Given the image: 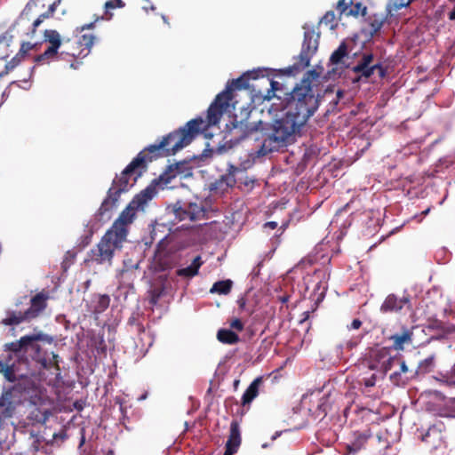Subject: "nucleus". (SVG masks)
Segmentation results:
<instances>
[{
    "label": "nucleus",
    "instance_id": "1",
    "mask_svg": "<svg viewBox=\"0 0 455 455\" xmlns=\"http://www.w3.org/2000/svg\"><path fill=\"white\" fill-rule=\"evenodd\" d=\"M246 87L243 76L228 81L226 89L220 92L207 110L206 124L202 117L188 121L186 125L169 133L158 144L147 148L154 156H171L191 143L195 137L210 126L216 125L220 121L223 114L228 111L232 99L231 92Z\"/></svg>",
    "mask_w": 455,
    "mask_h": 455
},
{
    "label": "nucleus",
    "instance_id": "2",
    "mask_svg": "<svg viewBox=\"0 0 455 455\" xmlns=\"http://www.w3.org/2000/svg\"><path fill=\"white\" fill-rule=\"evenodd\" d=\"M145 162L143 152L137 156L125 167L120 177L113 180L111 188L108 191V196L102 202L98 212L88 220L84 226V233L78 239V245L82 248L86 247L92 242L93 234L101 227V221L108 212H110L118 201L120 195L132 187L136 182L140 172L138 169Z\"/></svg>",
    "mask_w": 455,
    "mask_h": 455
},
{
    "label": "nucleus",
    "instance_id": "3",
    "mask_svg": "<svg viewBox=\"0 0 455 455\" xmlns=\"http://www.w3.org/2000/svg\"><path fill=\"white\" fill-rule=\"evenodd\" d=\"M267 124L261 121L257 123L241 124L240 129L243 131V138H247L253 134L260 133L255 136V140H261V146L258 150L259 156H266L268 153L278 151L281 148L287 145L292 140L293 136L299 132L301 128L293 123L290 118L284 116L276 120L270 127Z\"/></svg>",
    "mask_w": 455,
    "mask_h": 455
},
{
    "label": "nucleus",
    "instance_id": "4",
    "mask_svg": "<svg viewBox=\"0 0 455 455\" xmlns=\"http://www.w3.org/2000/svg\"><path fill=\"white\" fill-rule=\"evenodd\" d=\"M318 108V98L310 85H300L291 92L285 116L302 128Z\"/></svg>",
    "mask_w": 455,
    "mask_h": 455
},
{
    "label": "nucleus",
    "instance_id": "5",
    "mask_svg": "<svg viewBox=\"0 0 455 455\" xmlns=\"http://www.w3.org/2000/svg\"><path fill=\"white\" fill-rule=\"evenodd\" d=\"M156 191L155 186L148 185L145 189L137 194L129 203L125 209L120 213L119 217L115 220L110 229L127 236L128 226L132 223L136 212L142 210L144 206L156 196Z\"/></svg>",
    "mask_w": 455,
    "mask_h": 455
},
{
    "label": "nucleus",
    "instance_id": "6",
    "mask_svg": "<svg viewBox=\"0 0 455 455\" xmlns=\"http://www.w3.org/2000/svg\"><path fill=\"white\" fill-rule=\"evenodd\" d=\"M126 240L124 234L108 229L97 244V248L91 251V259L98 264H111L114 253L122 248Z\"/></svg>",
    "mask_w": 455,
    "mask_h": 455
},
{
    "label": "nucleus",
    "instance_id": "7",
    "mask_svg": "<svg viewBox=\"0 0 455 455\" xmlns=\"http://www.w3.org/2000/svg\"><path fill=\"white\" fill-rule=\"evenodd\" d=\"M304 38L300 52L294 58V62L290 67L291 71L299 72L310 64L311 59L316 53L319 46L320 33L313 26H303Z\"/></svg>",
    "mask_w": 455,
    "mask_h": 455
},
{
    "label": "nucleus",
    "instance_id": "8",
    "mask_svg": "<svg viewBox=\"0 0 455 455\" xmlns=\"http://www.w3.org/2000/svg\"><path fill=\"white\" fill-rule=\"evenodd\" d=\"M46 336L43 333L26 335L16 342H12L6 345V347L14 353H23L26 355L31 356L34 361L40 363L43 368L47 367V360L42 356L40 351L41 347L37 344L39 340H44Z\"/></svg>",
    "mask_w": 455,
    "mask_h": 455
},
{
    "label": "nucleus",
    "instance_id": "9",
    "mask_svg": "<svg viewBox=\"0 0 455 455\" xmlns=\"http://www.w3.org/2000/svg\"><path fill=\"white\" fill-rule=\"evenodd\" d=\"M48 297L38 293L31 299V306L25 312L8 311L7 316L2 320L4 325H17L22 322L36 318L45 307Z\"/></svg>",
    "mask_w": 455,
    "mask_h": 455
},
{
    "label": "nucleus",
    "instance_id": "10",
    "mask_svg": "<svg viewBox=\"0 0 455 455\" xmlns=\"http://www.w3.org/2000/svg\"><path fill=\"white\" fill-rule=\"evenodd\" d=\"M21 396V391L18 387L3 392L0 397V429L4 427V419H11L16 414L17 408L22 403Z\"/></svg>",
    "mask_w": 455,
    "mask_h": 455
},
{
    "label": "nucleus",
    "instance_id": "11",
    "mask_svg": "<svg viewBox=\"0 0 455 455\" xmlns=\"http://www.w3.org/2000/svg\"><path fill=\"white\" fill-rule=\"evenodd\" d=\"M397 361L396 356L390 355L389 347H375L369 352V367L382 373H387Z\"/></svg>",
    "mask_w": 455,
    "mask_h": 455
},
{
    "label": "nucleus",
    "instance_id": "12",
    "mask_svg": "<svg viewBox=\"0 0 455 455\" xmlns=\"http://www.w3.org/2000/svg\"><path fill=\"white\" fill-rule=\"evenodd\" d=\"M444 431L445 426L443 423H435L421 435V441L433 450L445 448Z\"/></svg>",
    "mask_w": 455,
    "mask_h": 455
},
{
    "label": "nucleus",
    "instance_id": "13",
    "mask_svg": "<svg viewBox=\"0 0 455 455\" xmlns=\"http://www.w3.org/2000/svg\"><path fill=\"white\" fill-rule=\"evenodd\" d=\"M45 41L51 45L44 52V53L36 57L35 61L41 62L46 59L54 57L61 44L60 36L58 31L53 29H46L44 31Z\"/></svg>",
    "mask_w": 455,
    "mask_h": 455
},
{
    "label": "nucleus",
    "instance_id": "14",
    "mask_svg": "<svg viewBox=\"0 0 455 455\" xmlns=\"http://www.w3.org/2000/svg\"><path fill=\"white\" fill-rule=\"evenodd\" d=\"M373 60L372 54H363L361 60L353 67V71L356 74H360L362 76L365 78L371 77L375 70H379V76H385V70L380 64H375L373 66H370Z\"/></svg>",
    "mask_w": 455,
    "mask_h": 455
},
{
    "label": "nucleus",
    "instance_id": "15",
    "mask_svg": "<svg viewBox=\"0 0 455 455\" xmlns=\"http://www.w3.org/2000/svg\"><path fill=\"white\" fill-rule=\"evenodd\" d=\"M371 437V432L369 429L363 432H355L353 441L346 445L347 452L349 454H355L365 446L367 441Z\"/></svg>",
    "mask_w": 455,
    "mask_h": 455
},
{
    "label": "nucleus",
    "instance_id": "16",
    "mask_svg": "<svg viewBox=\"0 0 455 455\" xmlns=\"http://www.w3.org/2000/svg\"><path fill=\"white\" fill-rule=\"evenodd\" d=\"M409 303L410 300L406 297L398 298L395 294H389L382 303L380 311L382 313L397 312Z\"/></svg>",
    "mask_w": 455,
    "mask_h": 455
},
{
    "label": "nucleus",
    "instance_id": "17",
    "mask_svg": "<svg viewBox=\"0 0 455 455\" xmlns=\"http://www.w3.org/2000/svg\"><path fill=\"white\" fill-rule=\"evenodd\" d=\"M412 330L403 327L400 333L391 335L389 339L393 341L392 347L395 350L400 351L404 349L405 345H411L412 343Z\"/></svg>",
    "mask_w": 455,
    "mask_h": 455
},
{
    "label": "nucleus",
    "instance_id": "18",
    "mask_svg": "<svg viewBox=\"0 0 455 455\" xmlns=\"http://www.w3.org/2000/svg\"><path fill=\"white\" fill-rule=\"evenodd\" d=\"M204 260L201 256H196L193 259L190 265L185 267H180L176 270V275L184 279H191L197 275L200 267L203 266Z\"/></svg>",
    "mask_w": 455,
    "mask_h": 455
},
{
    "label": "nucleus",
    "instance_id": "19",
    "mask_svg": "<svg viewBox=\"0 0 455 455\" xmlns=\"http://www.w3.org/2000/svg\"><path fill=\"white\" fill-rule=\"evenodd\" d=\"M41 0H29L20 16L11 26L10 31H12L16 26H19L20 23H26V26L28 25L29 21H31V16L34 14V11L37 7V4Z\"/></svg>",
    "mask_w": 455,
    "mask_h": 455
},
{
    "label": "nucleus",
    "instance_id": "20",
    "mask_svg": "<svg viewBox=\"0 0 455 455\" xmlns=\"http://www.w3.org/2000/svg\"><path fill=\"white\" fill-rule=\"evenodd\" d=\"M49 18V14L39 15L33 22L29 21L28 25L26 23H20L19 26L12 31V34L15 30L18 36H33L36 33V28L45 20Z\"/></svg>",
    "mask_w": 455,
    "mask_h": 455
},
{
    "label": "nucleus",
    "instance_id": "21",
    "mask_svg": "<svg viewBox=\"0 0 455 455\" xmlns=\"http://www.w3.org/2000/svg\"><path fill=\"white\" fill-rule=\"evenodd\" d=\"M241 444V431L239 423L233 420L230 424V433L226 443V449H231L233 451H237Z\"/></svg>",
    "mask_w": 455,
    "mask_h": 455
},
{
    "label": "nucleus",
    "instance_id": "22",
    "mask_svg": "<svg viewBox=\"0 0 455 455\" xmlns=\"http://www.w3.org/2000/svg\"><path fill=\"white\" fill-rule=\"evenodd\" d=\"M261 383V378H256L244 391L242 396V404L246 405L252 402L259 395V387Z\"/></svg>",
    "mask_w": 455,
    "mask_h": 455
},
{
    "label": "nucleus",
    "instance_id": "23",
    "mask_svg": "<svg viewBox=\"0 0 455 455\" xmlns=\"http://www.w3.org/2000/svg\"><path fill=\"white\" fill-rule=\"evenodd\" d=\"M177 173L178 166H175L174 168L172 166H169V170L161 174L158 179L154 180L150 185L154 184L156 190V186H160L162 188H164V186L171 183L172 180L176 177Z\"/></svg>",
    "mask_w": 455,
    "mask_h": 455
},
{
    "label": "nucleus",
    "instance_id": "24",
    "mask_svg": "<svg viewBox=\"0 0 455 455\" xmlns=\"http://www.w3.org/2000/svg\"><path fill=\"white\" fill-rule=\"evenodd\" d=\"M10 29L0 36V60L6 59L10 54V43L14 36Z\"/></svg>",
    "mask_w": 455,
    "mask_h": 455
},
{
    "label": "nucleus",
    "instance_id": "25",
    "mask_svg": "<svg viewBox=\"0 0 455 455\" xmlns=\"http://www.w3.org/2000/svg\"><path fill=\"white\" fill-rule=\"evenodd\" d=\"M217 338L224 344L234 345L239 341V336L231 330L220 329L218 331Z\"/></svg>",
    "mask_w": 455,
    "mask_h": 455
},
{
    "label": "nucleus",
    "instance_id": "26",
    "mask_svg": "<svg viewBox=\"0 0 455 455\" xmlns=\"http://www.w3.org/2000/svg\"><path fill=\"white\" fill-rule=\"evenodd\" d=\"M435 366V355L433 354L419 363L416 372L417 374L424 375L433 371Z\"/></svg>",
    "mask_w": 455,
    "mask_h": 455
},
{
    "label": "nucleus",
    "instance_id": "27",
    "mask_svg": "<svg viewBox=\"0 0 455 455\" xmlns=\"http://www.w3.org/2000/svg\"><path fill=\"white\" fill-rule=\"evenodd\" d=\"M233 282L229 279L218 281L213 283L210 290L211 293H217L220 295H227L230 292Z\"/></svg>",
    "mask_w": 455,
    "mask_h": 455
},
{
    "label": "nucleus",
    "instance_id": "28",
    "mask_svg": "<svg viewBox=\"0 0 455 455\" xmlns=\"http://www.w3.org/2000/svg\"><path fill=\"white\" fill-rule=\"evenodd\" d=\"M0 372H3L5 379L11 382L17 379L15 366L13 363L9 364L8 363L0 361Z\"/></svg>",
    "mask_w": 455,
    "mask_h": 455
},
{
    "label": "nucleus",
    "instance_id": "29",
    "mask_svg": "<svg viewBox=\"0 0 455 455\" xmlns=\"http://www.w3.org/2000/svg\"><path fill=\"white\" fill-rule=\"evenodd\" d=\"M188 206V211L190 214V220H196L200 219L204 214V211L201 204L197 203H188L186 204Z\"/></svg>",
    "mask_w": 455,
    "mask_h": 455
},
{
    "label": "nucleus",
    "instance_id": "30",
    "mask_svg": "<svg viewBox=\"0 0 455 455\" xmlns=\"http://www.w3.org/2000/svg\"><path fill=\"white\" fill-rule=\"evenodd\" d=\"M347 49L345 43H341L339 47L331 53L330 62L331 64H338L347 55Z\"/></svg>",
    "mask_w": 455,
    "mask_h": 455
},
{
    "label": "nucleus",
    "instance_id": "31",
    "mask_svg": "<svg viewBox=\"0 0 455 455\" xmlns=\"http://www.w3.org/2000/svg\"><path fill=\"white\" fill-rule=\"evenodd\" d=\"M96 299V305L94 311L97 313L103 312L106 310L110 303V298L108 295L103 294V295H98L95 297Z\"/></svg>",
    "mask_w": 455,
    "mask_h": 455
},
{
    "label": "nucleus",
    "instance_id": "32",
    "mask_svg": "<svg viewBox=\"0 0 455 455\" xmlns=\"http://www.w3.org/2000/svg\"><path fill=\"white\" fill-rule=\"evenodd\" d=\"M94 39L95 37L92 34H84L79 38L78 44H80V46H84V49L87 50L85 55L88 54L90 49L92 47L94 44Z\"/></svg>",
    "mask_w": 455,
    "mask_h": 455
},
{
    "label": "nucleus",
    "instance_id": "33",
    "mask_svg": "<svg viewBox=\"0 0 455 455\" xmlns=\"http://www.w3.org/2000/svg\"><path fill=\"white\" fill-rule=\"evenodd\" d=\"M124 5L125 4H124V3L122 0H109V1H107L106 4H105V10H106V15H108V17L106 19L107 20L112 19L113 14L112 13H108V11L110 9L123 8Z\"/></svg>",
    "mask_w": 455,
    "mask_h": 455
},
{
    "label": "nucleus",
    "instance_id": "34",
    "mask_svg": "<svg viewBox=\"0 0 455 455\" xmlns=\"http://www.w3.org/2000/svg\"><path fill=\"white\" fill-rule=\"evenodd\" d=\"M175 216L180 220H190V214L188 211V206L186 204H184L182 206H179L175 208Z\"/></svg>",
    "mask_w": 455,
    "mask_h": 455
},
{
    "label": "nucleus",
    "instance_id": "35",
    "mask_svg": "<svg viewBox=\"0 0 455 455\" xmlns=\"http://www.w3.org/2000/svg\"><path fill=\"white\" fill-rule=\"evenodd\" d=\"M352 4V0H339L336 5V9L340 14H342L345 13L349 9Z\"/></svg>",
    "mask_w": 455,
    "mask_h": 455
},
{
    "label": "nucleus",
    "instance_id": "36",
    "mask_svg": "<svg viewBox=\"0 0 455 455\" xmlns=\"http://www.w3.org/2000/svg\"><path fill=\"white\" fill-rule=\"evenodd\" d=\"M23 58L22 55H20L19 52L10 60L6 63V69L12 70L15 67L19 65V63L21 61V59Z\"/></svg>",
    "mask_w": 455,
    "mask_h": 455
},
{
    "label": "nucleus",
    "instance_id": "37",
    "mask_svg": "<svg viewBox=\"0 0 455 455\" xmlns=\"http://www.w3.org/2000/svg\"><path fill=\"white\" fill-rule=\"evenodd\" d=\"M334 20H335L334 12H327L323 15V17L321 19L320 22L321 23H324L326 25L330 24L331 28H334V25H333Z\"/></svg>",
    "mask_w": 455,
    "mask_h": 455
},
{
    "label": "nucleus",
    "instance_id": "38",
    "mask_svg": "<svg viewBox=\"0 0 455 455\" xmlns=\"http://www.w3.org/2000/svg\"><path fill=\"white\" fill-rule=\"evenodd\" d=\"M446 405L449 409V411L446 413H443V416L455 418V397L450 398L446 402Z\"/></svg>",
    "mask_w": 455,
    "mask_h": 455
},
{
    "label": "nucleus",
    "instance_id": "39",
    "mask_svg": "<svg viewBox=\"0 0 455 455\" xmlns=\"http://www.w3.org/2000/svg\"><path fill=\"white\" fill-rule=\"evenodd\" d=\"M395 364H399L400 365V371L399 372H394L393 374H391L390 375L391 379H393L396 375H399L402 372L405 373V372L408 371V367H407L405 362L403 360H402L401 358L397 357V361H395Z\"/></svg>",
    "mask_w": 455,
    "mask_h": 455
},
{
    "label": "nucleus",
    "instance_id": "40",
    "mask_svg": "<svg viewBox=\"0 0 455 455\" xmlns=\"http://www.w3.org/2000/svg\"><path fill=\"white\" fill-rule=\"evenodd\" d=\"M35 46H36V44H31L29 42H24V43L21 44L20 49L19 51V53L24 57Z\"/></svg>",
    "mask_w": 455,
    "mask_h": 455
},
{
    "label": "nucleus",
    "instance_id": "41",
    "mask_svg": "<svg viewBox=\"0 0 455 455\" xmlns=\"http://www.w3.org/2000/svg\"><path fill=\"white\" fill-rule=\"evenodd\" d=\"M445 378H446V381L449 384L455 385V363L451 367V371L447 373Z\"/></svg>",
    "mask_w": 455,
    "mask_h": 455
},
{
    "label": "nucleus",
    "instance_id": "42",
    "mask_svg": "<svg viewBox=\"0 0 455 455\" xmlns=\"http://www.w3.org/2000/svg\"><path fill=\"white\" fill-rule=\"evenodd\" d=\"M230 327L241 331L243 329V323L241 322V320L235 318L230 323Z\"/></svg>",
    "mask_w": 455,
    "mask_h": 455
},
{
    "label": "nucleus",
    "instance_id": "43",
    "mask_svg": "<svg viewBox=\"0 0 455 455\" xmlns=\"http://www.w3.org/2000/svg\"><path fill=\"white\" fill-rule=\"evenodd\" d=\"M362 325V322L359 319H354L351 324L348 326L350 330L359 329Z\"/></svg>",
    "mask_w": 455,
    "mask_h": 455
},
{
    "label": "nucleus",
    "instance_id": "44",
    "mask_svg": "<svg viewBox=\"0 0 455 455\" xmlns=\"http://www.w3.org/2000/svg\"><path fill=\"white\" fill-rule=\"evenodd\" d=\"M308 78H311L313 80L317 79L320 76V74L316 70H309L307 73Z\"/></svg>",
    "mask_w": 455,
    "mask_h": 455
},
{
    "label": "nucleus",
    "instance_id": "45",
    "mask_svg": "<svg viewBox=\"0 0 455 455\" xmlns=\"http://www.w3.org/2000/svg\"><path fill=\"white\" fill-rule=\"evenodd\" d=\"M362 7V4L360 3H357L355 5V10L354 9H350L348 11V14H353V15H356L358 14L360 9Z\"/></svg>",
    "mask_w": 455,
    "mask_h": 455
},
{
    "label": "nucleus",
    "instance_id": "46",
    "mask_svg": "<svg viewBox=\"0 0 455 455\" xmlns=\"http://www.w3.org/2000/svg\"><path fill=\"white\" fill-rule=\"evenodd\" d=\"M237 304H238L239 308L243 310V309H245L246 299L243 297H241L237 299Z\"/></svg>",
    "mask_w": 455,
    "mask_h": 455
},
{
    "label": "nucleus",
    "instance_id": "47",
    "mask_svg": "<svg viewBox=\"0 0 455 455\" xmlns=\"http://www.w3.org/2000/svg\"><path fill=\"white\" fill-rule=\"evenodd\" d=\"M58 4H59L58 2H54L52 4L50 5L48 12H44V14H49V17L52 16Z\"/></svg>",
    "mask_w": 455,
    "mask_h": 455
},
{
    "label": "nucleus",
    "instance_id": "48",
    "mask_svg": "<svg viewBox=\"0 0 455 455\" xmlns=\"http://www.w3.org/2000/svg\"><path fill=\"white\" fill-rule=\"evenodd\" d=\"M93 27H94V22H91L89 24L82 26L81 28H77L76 30V32H82V31H84L86 28L89 29V28H92Z\"/></svg>",
    "mask_w": 455,
    "mask_h": 455
},
{
    "label": "nucleus",
    "instance_id": "49",
    "mask_svg": "<svg viewBox=\"0 0 455 455\" xmlns=\"http://www.w3.org/2000/svg\"><path fill=\"white\" fill-rule=\"evenodd\" d=\"M364 385L366 387H372L375 385V377L371 376L370 379L364 380Z\"/></svg>",
    "mask_w": 455,
    "mask_h": 455
},
{
    "label": "nucleus",
    "instance_id": "50",
    "mask_svg": "<svg viewBox=\"0 0 455 455\" xmlns=\"http://www.w3.org/2000/svg\"><path fill=\"white\" fill-rule=\"evenodd\" d=\"M223 180H226V183H227V185L228 187H232L235 184V179L233 177H230V176L223 177Z\"/></svg>",
    "mask_w": 455,
    "mask_h": 455
},
{
    "label": "nucleus",
    "instance_id": "51",
    "mask_svg": "<svg viewBox=\"0 0 455 455\" xmlns=\"http://www.w3.org/2000/svg\"><path fill=\"white\" fill-rule=\"evenodd\" d=\"M266 228H269L271 229H275L277 227V223L275 221H268L265 224Z\"/></svg>",
    "mask_w": 455,
    "mask_h": 455
},
{
    "label": "nucleus",
    "instance_id": "52",
    "mask_svg": "<svg viewBox=\"0 0 455 455\" xmlns=\"http://www.w3.org/2000/svg\"><path fill=\"white\" fill-rule=\"evenodd\" d=\"M236 452H237V451H233L231 449H229V448H228V449H226V451H225V452H224V455H233V454H235V453H236Z\"/></svg>",
    "mask_w": 455,
    "mask_h": 455
},
{
    "label": "nucleus",
    "instance_id": "53",
    "mask_svg": "<svg viewBox=\"0 0 455 455\" xmlns=\"http://www.w3.org/2000/svg\"><path fill=\"white\" fill-rule=\"evenodd\" d=\"M449 19L451 20H455V9L449 13Z\"/></svg>",
    "mask_w": 455,
    "mask_h": 455
},
{
    "label": "nucleus",
    "instance_id": "54",
    "mask_svg": "<svg viewBox=\"0 0 455 455\" xmlns=\"http://www.w3.org/2000/svg\"><path fill=\"white\" fill-rule=\"evenodd\" d=\"M449 19L451 20H455V9L449 13Z\"/></svg>",
    "mask_w": 455,
    "mask_h": 455
},
{
    "label": "nucleus",
    "instance_id": "55",
    "mask_svg": "<svg viewBox=\"0 0 455 455\" xmlns=\"http://www.w3.org/2000/svg\"><path fill=\"white\" fill-rule=\"evenodd\" d=\"M449 19L451 20H455V9L449 13Z\"/></svg>",
    "mask_w": 455,
    "mask_h": 455
},
{
    "label": "nucleus",
    "instance_id": "56",
    "mask_svg": "<svg viewBox=\"0 0 455 455\" xmlns=\"http://www.w3.org/2000/svg\"><path fill=\"white\" fill-rule=\"evenodd\" d=\"M449 19L451 20H455V9L449 13Z\"/></svg>",
    "mask_w": 455,
    "mask_h": 455
},
{
    "label": "nucleus",
    "instance_id": "57",
    "mask_svg": "<svg viewBox=\"0 0 455 455\" xmlns=\"http://www.w3.org/2000/svg\"><path fill=\"white\" fill-rule=\"evenodd\" d=\"M157 299H158V296H152V298L150 299V303L155 305L157 303Z\"/></svg>",
    "mask_w": 455,
    "mask_h": 455
},
{
    "label": "nucleus",
    "instance_id": "58",
    "mask_svg": "<svg viewBox=\"0 0 455 455\" xmlns=\"http://www.w3.org/2000/svg\"><path fill=\"white\" fill-rule=\"evenodd\" d=\"M343 96V92L339 90L337 92V100H339Z\"/></svg>",
    "mask_w": 455,
    "mask_h": 455
},
{
    "label": "nucleus",
    "instance_id": "59",
    "mask_svg": "<svg viewBox=\"0 0 455 455\" xmlns=\"http://www.w3.org/2000/svg\"><path fill=\"white\" fill-rule=\"evenodd\" d=\"M84 442H85V437L84 435H82L79 446L80 447L83 446Z\"/></svg>",
    "mask_w": 455,
    "mask_h": 455
},
{
    "label": "nucleus",
    "instance_id": "60",
    "mask_svg": "<svg viewBox=\"0 0 455 455\" xmlns=\"http://www.w3.org/2000/svg\"><path fill=\"white\" fill-rule=\"evenodd\" d=\"M280 299H281V301H282L283 303H285V302H287V301H288V298H287V297H282Z\"/></svg>",
    "mask_w": 455,
    "mask_h": 455
},
{
    "label": "nucleus",
    "instance_id": "61",
    "mask_svg": "<svg viewBox=\"0 0 455 455\" xmlns=\"http://www.w3.org/2000/svg\"><path fill=\"white\" fill-rule=\"evenodd\" d=\"M68 256H70V257H72V258H74V257H75V255H74V254H71V252H70V251H68V252H67V257H68Z\"/></svg>",
    "mask_w": 455,
    "mask_h": 455
},
{
    "label": "nucleus",
    "instance_id": "62",
    "mask_svg": "<svg viewBox=\"0 0 455 455\" xmlns=\"http://www.w3.org/2000/svg\"><path fill=\"white\" fill-rule=\"evenodd\" d=\"M277 84L276 82H271V84H271L272 89H274V88H275V84Z\"/></svg>",
    "mask_w": 455,
    "mask_h": 455
},
{
    "label": "nucleus",
    "instance_id": "63",
    "mask_svg": "<svg viewBox=\"0 0 455 455\" xmlns=\"http://www.w3.org/2000/svg\"><path fill=\"white\" fill-rule=\"evenodd\" d=\"M428 212H429V209H427V210H426V211H424L422 213H423L424 215H427V214L428 213Z\"/></svg>",
    "mask_w": 455,
    "mask_h": 455
},
{
    "label": "nucleus",
    "instance_id": "64",
    "mask_svg": "<svg viewBox=\"0 0 455 455\" xmlns=\"http://www.w3.org/2000/svg\"><path fill=\"white\" fill-rule=\"evenodd\" d=\"M279 433H275V435L272 437V439H275L277 436H279Z\"/></svg>",
    "mask_w": 455,
    "mask_h": 455
}]
</instances>
